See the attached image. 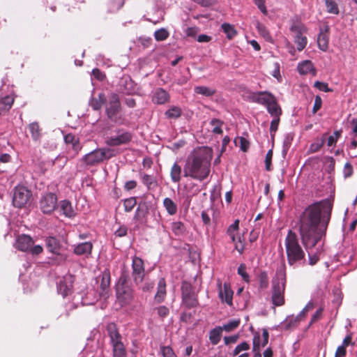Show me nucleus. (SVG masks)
<instances>
[{
    "label": "nucleus",
    "mask_w": 357,
    "mask_h": 357,
    "mask_svg": "<svg viewBox=\"0 0 357 357\" xmlns=\"http://www.w3.org/2000/svg\"><path fill=\"white\" fill-rule=\"evenodd\" d=\"M331 211L332 206L328 202L315 203L304 210L299 221L300 234L303 244L316 245L324 243Z\"/></svg>",
    "instance_id": "nucleus-1"
},
{
    "label": "nucleus",
    "mask_w": 357,
    "mask_h": 357,
    "mask_svg": "<svg viewBox=\"0 0 357 357\" xmlns=\"http://www.w3.org/2000/svg\"><path fill=\"white\" fill-rule=\"evenodd\" d=\"M213 151L206 146L195 149L187 158L183 168L185 177L198 181L206 179L211 171Z\"/></svg>",
    "instance_id": "nucleus-2"
},
{
    "label": "nucleus",
    "mask_w": 357,
    "mask_h": 357,
    "mask_svg": "<svg viewBox=\"0 0 357 357\" xmlns=\"http://www.w3.org/2000/svg\"><path fill=\"white\" fill-rule=\"evenodd\" d=\"M286 286L285 273L280 271L276 272L275 278L272 280L271 301L275 306H282L285 303L284 291Z\"/></svg>",
    "instance_id": "nucleus-3"
},
{
    "label": "nucleus",
    "mask_w": 357,
    "mask_h": 357,
    "mask_svg": "<svg viewBox=\"0 0 357 357\" xmlns=\"http://www.w3.org/2000/svg\"><path fill=\"white\" fill-rule=\"evenodd\" d=\"M116 152L111 149H97L93 151L84 155L80 162L85 166H96L105 160H108L115 156Z\"/></svg>",
    "instance_id": "nucleus-4"
},
{
    "label": "nucleus",
    "mask_w": 357,
    "mask_h": 357,
    "mask_svg": "<svg viewBox=\"0 0 357 357\" xmlns=\"http://www.w3.org/2000/svg\"><path fill=\"white\" fill-rule=\"evenodd\" d=\"M182 305L188 309L199 306L198 294L195 288L188 281H183L181 286Z\"/></svg>",
    "instance_id": "nucleus-5"
},
{
    "label": "nucleus",
    "mask_w": 357,
    "mask_h": 357,
    "mask_svg": "<svg viewBox=\"0 0 357 357\" xmlns=\"http://www.w3.org/2000/svg\"><path fill=\"white\" fill-rule=\"evenodd\" d=\"M121 109L119 95L114 93H111L108 102H106L105 104V112L107 118L114 123H121L122 121Z\"/></svg>",
    "instance_id": "nucleus-6"
},
{
    "label": "nucleus",
    "mask_w": 357,
    "mask_h": 357,
    "mask_svg": "<svg viewBox=\"0 0 357 357\" xmlns=\"http://www.w3.org/2000/svg\"><path fill=\"white\" fill-rule=\"evenodd\" d=\"M32 193L26 187L17 185L13 190V204L17 208L25 207L31 202Z\"/></svg>",
    "instance_id": "nucleus-7"
},
{
    "label": "nucleus",
    "mask_w": 357,
    "mask_h": 357,
    "mask_svg": "<svg viewBox=\"0 0 357 357\" xmlns=\"http://www.w3.org/2000/svg\"><path fill=\"white\" fill-rule=\"evenodd\" d=\"M290 31L292 33L294 42L296 45L297 50L302 51L307 44V39L305 36L307 28L304 24L296 22L291 25Z\"/></svg>",
    "instance_id": "nucleus-8"
},
{
    "label": "nucleus",
    "mask_w": 357,
    "mask_h": 357,
    "mask_svg": "<svg viewBox=\"0 0 357 357\" xmlns=\"http://www.w3.org/2000/svg\"><path fill=\"white\" fill-rule=\"evenodd\" d=\"M57 197L55 194L49 192L42 196L39 202V207L45 214L52 213L56 208Z\"/></svg>",
    "instance_id": "nucleus-9"
},
{
    "label": "nucleus",
    "mask_w": 357,
    "mask_h": 357,
    "mask_svg": "<svg viewBox=\"0 0 357 357\" xmlns=\"http://www.w3.org/2000/svg\"><path fill=\"white\" fill-rule=\"evenodd\" d=\"M275 98L273 94L268 91L249 92L246 96V99L248 101L256 102L265 107L271 103V101Z\"/></svg>",
    "instance_id": "nucleus-10"
},
{
    "label": "nucleus",
    "mask_w": 357,
    "mask_h": 357,
    "mask_svg": "<svg viewBox=\"0 0 357 357\" xmlns=\"http://www.w3.org/2000/svg\"><path fill=\"white\" fill-rule=\"evenodd\" d=\"M132 268L133 280L137 284L142 283L144 278L145 271L142 259L138 257H135L132 259Z\"/></svg>",
    "instance_id": "nucleus-11"
},
{
    "label": "nucleus",
    "mask_w": 357,
    "mask_h": 357,
    "mask_svg": "<svg viewBox=\"0 0 357 357\" xmlns=\"http://www.w3.org/2000/svg\"><path fill=\"white\" fill-rule=\"evenodd\" d=\"M218 288L219 291V297L222 302L227 303L229 306L232 305L234 291L231 289L230 284L225 282L222 287L221 281L218 280Z\"/></svg>",
    "instance_id": "nucleus-12"
},
{
    "label": "nucleus",
    "mask_w": 357,
    "mask_h": 357,
    "mask_svg": "<svg viewBox=\"0 0 357 357\" xmlns=\"http://www.w3.org/2000/svg\"><path fill=\"white\" fill-rule=\"evenodd\" d=\"M75 278L72 275H65L59 282L58 291L63 297L73 293Z\"/></svg>",
    "instance_id": "nucleus-13"
},
{
    "label": "nucleus",
    "mask_w": 357,
    "mask_h": 357,
    "mask_svg": "<svg viewBox=\"0 0 357 357\" xmlns=\"http://www.w3.org/2000/svg\"><path fill=\"white\" fill-rule=\"evenodd\" d=\"M101 282L100 285V291L99 292V295L100 297L104 298L105 299L109 297V287L111 282V276L110 271L108 268H105L101 275Z\"/></svg>",
    "instance_id": "nucleus-14"
},
{
    "label": "nucleus",
    "mask_w": 357,
    "mask_h": 357,
    "mask_svg": "<svg viewBox=\"0 0 357 357\" xmlns=\"http://www.w3.org/2000/svg\"><path fill=\"white\" fill-rule=\"evenodd\" d=\"M288 262L290 265L304 258L305 253L301 247H286Z\"/></svg>",
    "instance_id": "nucleus-15"
},
{
    "label": "nucleus",
    "mask_w": 357,
    "mask_h": 357,
    "mask_svg": "<svg viewBox=\"0 0 357 357\" xmlns=\"http://www.w3.org/2000/svg\"><path fill=\"white\" fill-rule=\"evenodd\" d=\"M132 139V135L128 132H123L116 137H112L107 139L106 143L109 146H119L127 144Z\"/></svg>",
    "instance_id": "nucleus-16"
},
{
    "label": "nucleus",
    "mask_w": 357,
    "mask_h": 357,
    "mask_svg": "<svg viewBox=\"0 0 357 357\" xmlns=\"http://www.w3.org/2000/svg\"><path fill=\"white\" fill-rule=\"evenodd\" d=\"M239 220H236L231 225L229 226L227 234L231 239L234 244L241 243V238L238 234Z\"/></svg>",
    "instance_id": "nucleus-17"
},
{
    "label": "nucleus",
    "mask_w": 357,
    "mask_h": 357,
    "mask_svg": "<svg viewBox=\"0 0 357 357\" xmlns=\"http://www.w3.org/2000/svg\"><path fill=\"white\" fill-rule=\"evenodd\" d=\"M116 295L118 299L124 304L129 303L132 298V291L128 287L116 286Z\"/></svg>",
    "instance_id": "nucleus-18"
},
{
    "label": "nucleus",
    "mask_w": 357,
    "mask_h": 357,
    "mask_svg": "<svg viewBox=\"0 0 357 357\" xmlns=\"http://www.w3.org/2000/svg\"><path fill=\"white\" fill-rule=\"evenodd\" d=\"M297 70L301 75H306L311 73L312 75H316V69L310 60H305L298 64Z\"/></svg>",
    "instance_id": "nucleus-19"
},
{
    "label": "nucleus",
    "mask_w": 357,
    "mask_h": 357,
    "mask_svg": "<svg viewBox=\"0 0 357 357\" xmlns=\"http://www.w3.org/2000/svg\"><path fill=\"white\" fill-rule=\"evenodd\" d=\"M169 100L168 93L161 88L157 89L153 93L152 100L154 103L162 105L167 102Z\"/></svg>",
    "instance_id": "nucleus-20"
},
{
    "label": "nucleus",
    "mask_w": 357,
    "mask_h": 357,
    "mask_svg": "<svg viewBox=\"0 0 357 357\" xmlns=\"http://www.w3.org/2000/svg\"><path fill=\"white\" fill-rule=\"evenodd\" d=\"M59 206L60 211L65 216L68 218H73L75 215V211L69 201L66 199L61 201Z\"/></svg>",
    "instance_id": "nucleus-21"
},
{
    "label": "nucleus",
    "mask_w": 357,
    "mask_h": 357,
    "mask_svg": "<svg viewBox=\"0 0 357 357\" xmlns=\"http://www.w3.org/2000/svg\"><path fill=\"white\" fill-rule=\"evenodd\" d=\"M14 102V97L12 95L0 98V114L8 111Z\"/></svg>",
    "instance_id": "nucleus-22"
},
{
    "label": "nucleus",
    "mask_w": 357,
    "mask_h": 357,
    "mask_svg": "<svg viewBox=\"0 0 357 357\" xmlns=\"http://www.w3.org/2000/svg\"><path fill=\"white\" fill-rule=\"evenodd\" d=\"M166 295V282L164 278H160L158 284V291L155 299L158 303L163 301Z\"/></svg>",
    "instance_id": "nucleus-23"
},
{
    "label": "nucleus",
    "mask_w": 357,
    "mask_h": 357,
    "mask_svg": "<svg viewBox=\"0 0 357 357\" xmlns=\"http://www.w3.org/2000/svg\"><path fill=\"white\" fill-rule=\"evenodd\" d=\"M107 98L104 93H99L98 98H92L89 104L94 110H99L102 105L106 104Z\"/></svg>",
    "instance_id": "nucleus-24"
},
{
    "label": "nucleus",
    "mask_w": 357,
    "mask_h": 357,
    "mask_svg": "<svg viewBox=\"0 0 357 357\" xmlns=\"http://www.w3.org/2000/svg\"><path fill=\"white\" fill-rule=\"evenodd\" d=\"M307 252L309 256V263L310 265H314L319 259V255L321 254V249L317 247H307Z\"/></svg>",
    "instance_id": "nucleus-25"
},
{
    "label": "nucleus",
    "mask_w": 357,
    "mask_h": 357,
    "mask_svg": "<svg viewBox=\"0 0 357 357\" xmlns=\"http://www.w3.org/2000/svg\"><path fill=\"white\" fill-rule=\"evenodd\" d=\"M268 112L273 116V117H280V116L282 114V110L280 107L277 102L276 98H275L271 101V103H269L266 106Z\"/></svg>",
    "instance_id": "nucleus-26"
},
{
    "label": "nucleus",
    "mask_w": 357,
    "mask_h": 357,
    "mask_svg": "<svg viewBox=\"0 0 357 357\" xmlns=\"http://www.w3.org/2000/svg\"><path fill=\"white\" fill-rule=\"evenodd\" d=\"M64 141L68 144H71L73 150L77 153L82 149V145L77 137L72 134H68L64 137Z\"/></svg>",
    "instance_id": "nucleus-27"
},
{
    "label": "nucleus",
    "mask_w": 357,
    "mask_h": 357,
    "mask_svg": "<svg viewBox=\"0 0 357 357\" xmlns=\"http://www.w3.org/2000/svg\"><path fill=\"white\" fill-rule=\"evenodd\" d=\"M222 328L221 326H217L213 328L209 333V340L212 344L216 345L220 341L222 337Z\"/></svg>",
    "instance_id": "nucleus-28"
},
{
    "label": "nucleus",
    "mask_w": 357,
    "mask_h": 357,
    "mask_svg": "<svg viewBox=\"0 0 357 357\" xmlns=\"http://www.w3.org/2000/svg\"><path fill=\"white\" fill-rule=\"evenodd\" d=\"M181 167L177 162H175L172 165L170 171L171 179L174 183H178L180 181L181 178Z\"/></svg>",
    "instance_id": "nucleus-29"
},
{
    "label": "nucleus",
    "mask_w": 357,
    "mask_h": 357,
    "mask_svg": "<svg viewBox=\"0 0 357 357\" xmlns=\"http://www.w3.org/2000/svg\"><path fill=\"white\" fill-rule=\"evenodd\" d=\"M194 91L196 93L202 95L206 97L213 96L216 92L215 89L206 86H195Z\"/></svg>",
    "instance_id": "nucleus-30"
},
{
    "label": "nucleus",
    "mask_w": 357,
    "mask_h": 357,
    "mask_svg": "<svg viewBox=\"0 0 357 357\" xmlns=\"http://www.w3.org/2000/svg\"><path fill=\"white\" fill-rule=\"evenodd\" d=\"M318 47L322 51L326 52L328 47V36L325 32H320L317 38Z\"/></svg>",
    "instance_id": "nucleus-31"
},
{
    "label": "nucleus",
    "mask_w": 357,
    "mask_h": 357,
    "mask_svg": "<svg viewBox=\"0 0 357 357\" xmlns=\"http://www.w3.org/2000/svg\"><path fill=\"white\" fill-rule=\"evenodd\" d=\"M163 206L167 212L170 215H175L177 213V205L172 201V199L166 197L163 200Z\"/></svg>",
    "instance_id": "nucleus-32"
},
{
    "label": "nucleus",
    "mask_w": 357,
    "mask_h": 357,
    "mask_svg": "<svg viewBox=\"0 0 357 357\" xmlns=\"http://www.w3.org/2000/svg\"><path fill=\"white\" fill-rule=\"evenodd\" d=\"M184 188L186 191V195L189 197L196 195L199 192V186L194 182L185 184Z\"/></svg>",
    "instance_id": "nucleus-33"
},
{
    "label": "nucleus",
    "mask_w": 357,
    "mask_h": 357,
    "mask_svg": "<svg viewBox=\"0 0 357 357\" xmlns=\"http://www.w3.org/2000/svg\"><path fill=\"white\" fill-rule=\"evenodd\" d=\"M223 121L218 119H213L210 121V125L211 126V131L214 134L220 135L222 133V126H223Z\"/></svg>",
    "instance_id": "nucleus-34"
},
{
    "label": "nucleus",
    "mask_w": 357,
    "mask_h": 357,
    "mask_svg": "<svg viewBox=\"0 0 357 357\" xmlns=\"http://www.w3.org/2000/svg\"><path fill=\"white\" fill-rule=\"evenodd\" d=\"M181 114L182 110L180 107L172 106L165 112V115L168 119H177L181 116Z\"/></svg>",
    "instance_id": "nucleus-35"
},
{
    "label": "nucleus",
    "mask_w": 357,
    "mask_h": 357,
    "mask_svg": "<svg viewBox=\"0 0 357 357\" xmlns=\"http://www.w3.org/2000/svg\"><path fill=\"white\" fill-rule=\"evenodd\" d=\"M106 330H107V334H108L110 340L114 339V337L116 338V337H120L121 334L119 332V330H118V328H117L116 324H114L113 322L109 323L107 325Z\"/></svg>",
    "instance_id": "nucleus-36"
},
{
    "label": "nucleus",
    "mask_w": 357,
    "mask_h": 357,
    "mask_svg": "<svg viewBox=\"0 0 357 357\" xmlns=\"http://www.w3.org/2000/svg\"><path fill=\"white\" fill-rule=\"evenodd\" d=\"M17 245H31V244L35 243V241L32 239V238L26 234L20 235L16 240Z\"/></svg>",
    "instance_id": "nucleus-37"
},
{
    "label": "nucleus",
    "mask_w": 357,
    "mask_h": 357,
    "mask_svg": "<svg viewBox=\"0 0 357 357\" xmlns=\"http://www.w3.org/2000/svg\"><path fill=\"white\" fill-rule=\"evenodd\" d=\"M327 12L331 14L337 15L339 8L335 0H325Z\"/></svg>",
    "instance_id": "nucleus-38"
},
{
    "label": "nucleus",
    "mask_w": 357,
    "mask_h": 357,
    "mask_svg": "<svg viewBox=\"0 0 357 357\" xmlns=\"http://www.w3.org/2000/svg\"><path fill=\"white\" fill-rule=\"evenodd\" d=\"M300 321L299 317H297L296 316L294 317L292 315L288 317L284 321L285 329L289 330L296 327Z\"/></svg>",
    "instance_id": "nucleus-39"
},
{
    "label": "nucleus",
    "mask_w": 357,
    "mask_h": 357,
    "mask_svg": "<svg viewBox=\"0 0 357 357\" xmlns=\"http://www.w3.org/2000/svg\"><path fill=\"white\" fill-rule=\"evenodd\" d=\"M112 350L114 357H127L123 343L112 347Z\"/></svg>",
    "instance_id": "nucleus-40"
},
{
    "label": "nucleus",
    "mask_w": 357,
    "mask_h": 357,
    "mask_svg": "<svg viewBox=\"0 0 357 357\" xmlns=\"http://www.w3.org/2000/svg\"><path fill=\"white\" fill-rule=\"evenodd\" d=\"M142 182L149 189L153 188L158 185L155 179L152 176L147 174L142 176Z\"/></svg>",
    "instance_id": "nucleus-41"
},
{
    "label": "nucleus",
    "mask_w": 357,
    "mask_h": 357,
    "mask_svg": "<svg viewBox=\"0 0 357 357\" xmlns=\"http://www.w3.org/2000/svg\"><path fill=\"white\" fill-rule=\"evenodd\" d=\"M19 250L31 254V255H38L43 252V247H18Z\"/></svg>",
    "instance_id": "nucleus-42"
},
{
    "label": "nucleus",
    "mask_w": 357,
    "mask_h": 357,
    "mask_svg": "<svg viewBox=\"0 0 357 357\" xmlns=\"http://www.w3.org/2000/svg\"><path fill=\"white\" fill-rule=\"evenodd\" d=\"M29 128L31 132L32 138L34 140H38L40 136L39 125L37 123H31L29 124Z\"/></svg>",
    "instance_id": "nucleus-43"
},
{
    "label": "nucleus",
    "mask_w": 357,
    "mask_h": 357,
    "mask_svg": "<svg viewBox=\"0 0 357 357\" xmlns=\"http://www.w3.org/2000/svg\"><path fill=\"white\" fill-rule=\"evenodd\" d=\"M169 31L164 28L160 29L155 31L154 33V37L157 41H162L166 40L169 37Z\"/></svg>",
    "instance_id": "nucleus-44"
},
{
    "label": "nucleus",
    "mask_w": 357,
    "mask_h": 357,
    "mask_svg": "<svg viewBox=\"0 0 357 357\" xmlns=\"http://www.w3.org/2000/svg\"><path fill=\"white\" fill-rule=\"evenodd\" d=\"M222 29L223 31L227 34L228 38L231 39L236 35V31L234 27L229 24H222Z\"/></svg>",
    "instance_id": "nucleus-45"
},
{
    "label": "nucleus",
    "mask_w": 357,
    "mask_h": 357,
    "mask_svg": "<svg viewBox=\"0 0 357 357\" xmlns=\"http://www.w3.org/2000/svg\"><path fill=\"white\" fill-rule=\"evenodd\" d=\"M256 27L259 31V33L267 40L271 39V36L269 32L268 31L266 26L261 24L259 22H257L256 24Z\"/></svg>",
    "instance_id": "nucleus-46"
},
{
    "label": "nucleus",
    "mask_w": 357,
    "mask_h": 357,
    "mask_svg": "<svg viewBox=\"0 0 357 357\" xmlns=\"http://www.w3.org/2000/svg\"><path fill=\"white\" fill-rule=\"evenodd\" d=\"M240 324V320H232L229 321L227 324H224L222 327V331H225L227 332H230L235 328H238Z\"/></svg>",
    "instance_id": "nucleus-47"
},
{
    "label": "nucleus",
    "mask_w": 357,
    "mask_h": 357,
    "mask_svg": "<svg viewBox=\"0 0 357 357\" xmlns=\"http://www.w3.org/2000/svg\"><path fill=\"white\" fill-rule=\"evenodd\" d=\"M250 349V344L247 342H243L236 347L232 355L236 356L238 355L243 351H247Z\"/></svg>",
    "instance_id": "nucleus-48"
},
{
    "label": "nucleus",
    "mask_w": 357,
    "mask_h": 357,
    "mask_svg": "<svg viewBox=\"0 0 357 357\" xmlns=\"http://www.w3.org/2000/svg\"><path fill=\"white\" fill-rule=\"evenodd\" d=\"M160 350L162 357H177L172 348L169 346H162Z\"/></svg>",
    "instance_id": "nucleus-49"
},
{
    "label": "nucleus",
    "mask_w": 357,
    "mask_h": 357,
    "mask_svg": "<svg viewBox=\"0 0 357 357\" xmlns=\"http://www.w3.org/2000/svg\"><path fill=\"white\" fill-rule=\"evenodd\" d=\"M123 5V0H111L109 2V10L115 12L119 10Z\"/></svg>",
    "instance_id": "nucleus-50"
},
{
    "label": "nucleus",
    "mask_w": 357,
    "mask_h": 357,
    "mask_svg": "<svg viewBox=\"0 0 357 357\" xmlns=\"http://www.w3.org/2000/svg\"><path fill=\"white\" fill-rule=\"evenodd\" d=\"M324 309L322 307L319 308L315 313L312 315L311 320L309 323L307 328H310L314 323L320 320L323 315Z\"/></svg>",
    "instance_id": "nucleus-51"
},
{
    "label": "nucleus",
    "mask_w": 357,
    "mask_h": 357,
    "mask_svg": "<svg viewBox=\"0 0 357 357\" xmlns=\"http://www.w3.org/2000/svg\"><path fill=\"white\" fill-rule=\"evenodd\" d=\"M286 245H298L296 234L291 231L286 238Z\"/></svg>",
    "instance_id": "nucleus-52"
},
{
    "label": "nucleus",
    "mask_w": 357,
    "mask_h": 357,
    "mask_svg": "<svg viewBox=\"0 0 357 357\" xmlns=\"http://www.w3.org/2000/svg\"><path fill=\"white\" fill-rule=\"evenodd\" d=\"M172 229L176 234H180L184 231V225L181 222H174L172 224Z\"/></svg>",
    "instance_id": "nucleus-53"
},
{
    "label": "nucleus",
    "mask_w": 357,
    "mask_h": 357,
    "mask_svg": "<svg viewBox=\"0 0 357 357\" xmlns=\"http://www.w3.org/2000/svg\"><path fill=\"white\" fill-rule=\"evenodd\" d=\"M238 274L240 275L243 280L245 282L249 281V275L246 272V266L244 264H240V266L238 268Z\"/></svg>",
    "instance_id": "nucleus-54"
},
{
    "label": "nucleus",
    "mask_w": 357,
    "mask_h": 357,
    "mask_svg": "<svg viewBox=\"0 0 357 357\" xmlns=\"http://www.w3.org/2000/svg\"><path fill=\"white\" fill-rule=\"evenodd\" d=\"M125 211L129 212L132 210L134 206L136 205V199L133 197L127 199L124 201Z\"/></svg>",
    "instance_id": "nucleus-55"
},
{
    "label": "nucleus",
    "mask_w": 357,
    "mask_h": 357,
    "mask_svg": "<svg viewBox=\"0 0 357 357\" xmlns=\"http://www.w3.org/2000/svg\"><path fill=\"white\" fill-rule=\"evenodd\" d=\"M259 286L261 289H265L268 286V278L266 272H262L259 275Z\"/></svg>",
    "instance_id": "nucleus-56"
},
{
    "label": "nucleus",
    "mask_w": 357,
    "mask_h": 357,
    "mask_svg": "<svg viewBox=\"0 0 357 357\" xmlns=\"http://www.w3.org/2000/svg\"><path fill=\"white\" fill-rule=\"evenodd\" d=\"M324 143V139L318 140L310 145V151L311 153H316L322 147Z\"/></svg>",
    "instance_id": "nucleus-57"
},
{
    "label": "nucleus",
    "mask_w": 357,
    "mask_h": 357,
    "mask_svg": "<svg viewBox=\"0 0 357 357\" xmlns=\"http://www.w3.org/2000/svg\"><path fill=\"white\" fill-rule=\"evenodd\" d=\"M314 86L319 89V91L324 92H330L332 90L328 87V84L326 82H322L319 81H317L314 84Z\"/></svg>",
    "instance_id": "nucleus-58"
},
{
    "label": "nucleus",
    "mask_w": 357,
    "mask_h": 357,
    "mask_svg": "<svg viewBox=\"0 0 357 357\" xmlns=\"http://www.w3.org/2000/svg\"><path fill=\"white\" fill-rule=\"evenodd\" d=\"M93 247H74V252L76 255L91 254Z\"/></svg>",
    "instance_id": "nucleus-59"
},
{
    "label": "nucleus",
    "mask_w": 357,
    "mask_h": 357,
    "mask_svg": "<svg viewBox=\"0 0 357 357\" xmlns=\"http://www.w3.org/2000/svg\"><path fill=\"white\" fill-rule=\"evenodd\" d=\"M260 340L261 337L259 333H256L252 340V351L260 350Z\"/></svg>",
    "instance_id": "nucleus-60"
},
{
    "label": "nucleus",
    "mask_w": 357,
    "mask_h": 357,
    "mask_svg": "<svg viewBox=\"0 0 357 357\" xmlns=\"http://www.w3.org/2000/svg\"><path fill=\"white\" fill-rule=\"evenodd\" d=\"M322 105V100L319 96H317L314 98V106L312 108V112L315 114L319 109H321Z\"/></svg>",
    "instance_id": "nucleus-61"
},
{
    "label": "nucleus",
    "mask_w": 357,
    "mask_h": 357,
    "mask_svg": "<svg viewBox=\"0 0 357 357\" xmlns=\"http://www.w3.org/2000/svg\"><path fill=\"white\" fill-rule=\"evenodd\" d=\"M253 1L263 14H267V9L265 5V0H253Z\"/></svg>",
    "instance_id": "nucleus-62"
},
{
    "label": "nucleus",
    "mask_w": 357,
    "mask_h": 357,
    "mask_svg": "<svg viewBox=\"0 0 357 357\" xmlns=\"http://www.w3.org/2000/svg\"><path fill=\"white\" fill-rule=\"evenodd\" d=\"M343 173L345 177H349L351 176V174H353V167L350 163L347 162L344 165Z\"/></svg>",
    "instance_id": "nucleus-63"
},
{
    "label": "nucleus",
    "mask_w": 357,
    "mask_h": 357,
    "mask_svg": "<svg viewBox=\"0 0 357 357\" xmlns=\"http://www.w3.org/2000/svg\"><path fill=\"white\" fill-rule=\"evenodd\" d=\"M347 354V349L344 346H339L335 351V357H344Z\"/></svg>",
    "instance_id": "nucleus-64"
}]
</instances>
